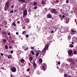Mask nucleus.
I'll list each match as a JSON object with an SVG mask.
<instances>
[{
  "mask_svg": "<svg viewBox=\"0 0 77 77\" xmlns=\"http://www.w3.org/2000/svg\"><path fill=\"white\" fill-rule=\"evenodd\" d=\"M71 36L70 35H69L68 37V40H70V39H71Z\"/></svg>",
  "mask_w": 77,
  "mask_h": 77,
  "instance_id": "nucleus-30",
  "label": "nucleus"
},
{
  "mask_svg": "<svg viewBox=\"0 0 77 77\" xmlns=\"http://www.w3.org/2000/svg\"><path fill=\"white\" fill-rule=\"evenodd\" d=\"M65 67L66 68H68L69 67V65L68 64H66L65 65Z\"/></svg>",
  "mask_w": 77,
  "mask_h": 77,
  "instance_id": "nucleus-36",
  "label": "nucleus"
},
{
  "mask_svg": "<svg viewBox=\"0 0 77 77\" xmlns=\"http://www.w3.org/2000/svg\"><path fill=\"white\" fill-rule=\"evenodd\" d=\"M74 47V45L72 44H70L69 45V47H70V48H73Z\"/></svg>",
  "mask_w": 77,
  "mask_h": 77,
  "instance_id": "nucleus-24",
  "label": "nucleus"
},
{
  "mask_svg": "<svg viewBox=\"0 0 77 77\" xmlns=\"http://www.w3.org/2000/svg\"><path fill=\"white\" fill-rule=\"evenodd\" d=\"M27 33H26V31H24L22 33V35H26V34Z\"/></svg>",
  "mask_w": 77,
  "mask_h": 77,
  "instance_id": "nucleus-25",
  "label": "nucleus"
},
{
  "mask_svg": "<svg viewBox=\"0 0 77 77\" xmlns=\"http://www.w3.org/2000/svg\"><path fill=\"white\" fill-rule=\"evenodd\" d=\"M55 31H54V29H53V30H52L51 31V33H54L55 32Z\"/></svg>",
  "mask_w": 77,
  "mask_h": 77,
  "instance_id": "nucleus-42",
  "label": "nucleus"
},
{
  "mask_svg": "<svg viewBox=\"0 0 77 77\" xmlns=\"http://www.w3.org/2000/svg\"><path fill=\"white\" fill-rule=\"evenodd\" d=\"M12 56L11 55H9L8 56V59H11Z\"/></svg>",
  "mask_w": 77,
  "mask_h": 77,
  "instance_id": "nucleus-35",
  "label": "nucleus"
},
{
  "mask_svg": "<svg viewBox=\"0 0 77 77\" xmlns=\"http://www.w3.org/2000/svg\"><path fill=\"white\" fill-rule=\"evenodd\" d=\"M1 56H3V54L2 53H1Z\"/></svg>",
  "mask_w": 77,
  "mask_h": 77,
  "instance_id": "nucleus-61",
  "label": "nucleus"
},
{
  "mask_svg": "<svg viewBox=\"0 0 77 77\" xmlns=\"http://www.w3.org/2000/svg\"><path fill=\"white\" fill-rule=\"evenodd\" d=\"M26 0H18V1L20 2H23L24 3V2H26Z\"/></svg>",
  "mask_w": 77,
  "mask_h": 77,
  "instance_id": "nucleus-23",
  "label": "nucleus"
},
{
  "mask_svg": "<svg viewBox=\"0 0 77 77\" xmlns=\"http://www.w3.org/2000/svg\"><path fill=\"white\" fill-rule=\"evenodd\" d=\"M31 54H33V55H35V52H37V51L35 49H32L31 51Z\"/></svg>",
  "mask_w": 77,
  "mask_h": 77,
  "instance_id": "nucleus-11",
  "label": "nucleus"
},
{
  "mask_svg": "<svg viewBox=\"0 0 77 77\" xmlns=\"http://www.w3.org/2000/svg\"><path fill=\"white\" fill-rule=\"evenodd\" d=\"M7 35H9V36H10V35H11V32H8V33H7Z\"/></svg>",
  "mask_w": 77,
  "mask_h": 77,
  "instance_id": "nucleus-41",
  "label": "nucleus"
},
{
  "mask_svg": "<svg viewBox=\"0 0 77 77\" xmlns=\"http://www.w3.org/2000/svg\"><path fill=\"white\" fill-rule=\"evenodd\" d=\"M26 38H28V37H29V35L26 34Z\"/></svg>",
  "mask_w": 77,
  "mask_h": 77,
  "instance_id": "nucleus-54",
  "label": "nucleus"
},
{
  "mask_svg": "<svg viewBox=\"0 0 77 77\" xmlns=\"http://www.w3.org/2000/svg\"><path fill=\"white\" fill-rule=\"evenodd\" d=\"M68 54L70 56H72L73 55V53H72V50H71L68 52Z\"/></svg>",
  "mask_w": 77,
  "mask_h": 77,
  "instance_id": "nucleus-9",
  "label": "nucleus"
},
{
  "mask_svg": "<svg viewBox=\"0 0 77 77\" xmlns=\"http://www.w3.org/2000/svg\"><path fill=\"white\" fill-rule=\"evenodd\" d=\"M10 13V14H11V13H14V10H11Z\"/></svg>",
  "mask_w": 77,
  "mask_h": 77,
  "instance_id": "nucleus-40",
  "label": "nucleus"
},
{
  "mask_svg": "<svg viewBox=\"0 0 77 77\" xmlns=\"http://www.w3.org/2000/svg\"><path fill=\"white\" fill-rule=\"evenodd\" d=\"M28 50H29V48L27 46H25L24 48V51H27Z\"/></svg>",
  "mask_w": 77,
  "mask_h": 77,
  "instance_id": "nucleus-19",
  "label": "nucleus"
},
{
  "mask_svg": "<svg viewBox=\"0 0 77 77\" xmlns=\"http://www.w3.org/2000/svg\"><path fill=\"white\" fill-rule=\"evenodd\" d=\"M43 66H42V69L44 71H45L46 70V68H47V65L45 63H43Z\"/></svg>",
  "mask_w": 77,
  "mask_h": 77,
  "instance_id": "nucleus-5",
  "label": "nucleus"
},
{
  "mask_svg": "<svg viewBox=\"0 0 77 77\" xmlns=\"http://www.w3.org/2000/svg\"><path fill=\"white\" fill-rule=\"evenodd\" d=\"M39 53H41V51L39 50H38L37 52L36 53V56H38V55H39Z\"/></svg>",
  "mask_w": 77,
  "mask_h": 77,
  "instance_id": "nucleus-15",
  "label": "nucleus"
},
{
  "mask_svg": "<svg viewBox=\"0 0 77 77\" xmlns=\"http://www.w3.org/2000/svg\"><path fill=\"white\" fill-rule=\"evenodd\" d=\"M77 54V51H76V50L74 51L73 52V54Z\"/></svg>",
  "mask_w": 77,
  "mask_h": 77,
  "instance_id": "nucleus-33",
  "label": "nucleus"
},
{
  "mask_svg": "<svg viewBox=\"0 0 77 77\" xmlns=\"http://www.w3.org/2000/svg\"><path fill=\"white\" fill-rule=\"evenodd\" d=\"M66 3H69V0H67L66 1Z\"/></svg>",
  "mask_w": 77,
  "mask_h": 77,
  "instance_id": "nucleus-52",
  "label": "nucleus"
},
{
  "mask_svg": "<svg viewBox=\"0 0 77 77\" xmlns=\"http://www.w3.org/2000/svg\"><path fill=\"white\" fill-rule=\"evenodd\" d=\"M68 8H69V9H70V5H68Z\"/></svg>",
  "mask_w": 77,
  "mask_h": 77,
  "instance_id": "nucleus-64",
  "label": "nucleus"
},
{
  "mask_svg": "<svg viewBox=\"0 0 77 77\" xmlns=\"http://www.w3.org/2000/svg\"><path fill=\"white\" fill-rule=\"evenodd\" d=\"M1 69H5V68L3 67H1Z\"/></svg>",
  "mask_w": 77,
  "mask_h": 77,
  "instance_id": "nucleus-57",
  "label": "nucleus"
},
{
  "mask_svg": "<svg viewBox=\"0 0 77 77\" xmlns=\"http://www.w3.org/2000/svg\"><path fill=\"white\" fill-rule=\"evenodd\" d=\"M70 13H71V14H72V13H73V11L72 10L70 11Z\"/></svg>",
  "mask_w": 77,
  "mask_h": 77,
  "instance_id": "nucleus-56",
  "label": "nucleus"
},
{
  "mask_svg": "<svg viewBox=\"0 0 77 77\" xmlns=\"http://www.w3.org/2000/svg\"><path fill=\"white\" fill-rule=\"evenodd\" d=\"M2 41L3 42H4V43H5V42H7V41H6V39H3L2 40Z\"/></svg>",
  "mask_w": 77,
  "mask_h": 77,
  "instance_id": "nucleus-32",
  "label": "nucleus"
},
{
  "mask_svg": "<svg viewBox=\"0 0 77 77\" xmlns=\"http://www.w3.org/2000/svg\"><path fill=\"white\" fill-rule=\"evenodd\" d=\"M29 61H30V62H31V61L32 60H33V58L32 57H29Z\"/></svg>",
  "mask_w": 77,
  "mask_h": 77,
  "instance_id": "nucleus-28",
  "label": "nucleus"
},
{
  "mask_svg": "<svg viewBox=\"0 0 77 77\" xmlns=\"http://www.w3.org/2000/svg\"><path fill=\"white\" fill-rule=\"evenodd\" d=\"M65 72L66 74H69V70H68L66 69L65 70Z\"/></svg>",
  "mask_w": 77,
  "mask_h": 77,
  "instance_id": "nucleus-21",
  "label": "nucleus"
},
{
  "mask_svg": "<svg viewBox=\"0 0 77 77\" xmlns=\"http://www.w3.org/2000/svg\"><path fill=\"white\" fill-rule=\"evenodd\" d=\"M23 16H27V11L26 9L23 12Z\"/></svg>",
  "mask_w": 77,
  "mask_h": 77,
  "instance_id": "nucleus-10",
  "label": "nucleus"
},
{
  "mask_svg": "<svg viewBox=\"0 0 77 77\" xmlns=\"http://www.w3.org/2000/svg\"><path fill=\"white\" fill-rule=\"evenodd\" d=\"M25 20L27 23H29V18H25Z\"/></svg>",
  "mask_w": 77,
  "mask_h": 77,
  "instance_id": "nucleus-18",
  "label": "nucleus"
},
{
  "mask_svg": "<svg viewBox=\"0 0 77 77\" xmlns=\"http://www.w3.org/2000/svg\"><path fill=\"white\" fill-rule=\"evenodd\" d=\"M29 69L31 72L33 71V67H32V66H29Z\"/></svg>",
  "mask_w": 77,
  "mask_h": 77,
  "instance_id": "nucleus-17",
  "label": "nucleus"
},
{
  "mask_svg": "<svg viewBox=\"0 0 77 77\" xmlns=\"http://www.w3.org/2000/svg\"><path fill=\"white\" fill-rule=\"evenodd\" d=\"M11 42H12V43H14V39H13L12 40H11Z\"/></svg>",
  "mask_w": 77,
  "mask_h": 77,
  "instance_id": "nucleus-43",
  "label": "nucleus"
},
{
  "mask_svg": "<svg viewBox=\"0 0 77 77\" xmlns=\"http://www.w3.org/2000/svg\"><path fill=\"white\" fill-rule=\"evenodd\" d=\"M9 48L10 49H11V48H12V46H9Z\"/></svg>",
  "mask_w": 77,
  "mask_h": 77,
  "instance_id": "nucleus-60",
  "label": "nucleus"
},
{
  "mask_svg": "<svg viewBox=\"0 0 77 77\" xmlns=\"http://www.w3.org/2000/svg\"><path fill=\"white\" fill-rule=\"evenodd\" d=\"M26 71H28V72H29V71H30V68H28L26 70Z\"/></svg>",
  "mask_w": 77,
  "mask_h": 77,
  "instance_id": "nucleus-44",
  "label": "nucleus"
},
{
  "mask_svg": "<svg viewBox=\"0 0 77 77\" xmlns=\"http://www.w3.org/2000/svg\"><path fill=\"white\" fill-rule=\"evenodd\" d=\"M38 3V1H36L35 2H33V3H32L33 5L34 6H35L37 5V4Z\"/></svg>",
  "mask_w": 77,
  "mask_h": 77,
  "instance_id": "nucleus-14",
  "label": "nucleus"
},
{
  "mask_svg": "<svg viewBox=\"0 0 77 77\" xmlns=\"http://www.w3.org/2000/svg\"><path fill=\"white\" fill-rule=\"evenodd\" d=\"M47 12V8H44V12Z\"/></svg>",
  "mask_w": 77,
  "mask_h": 77,
  "instance_id": "nucleus-27",
  "label": "nucleus"
},
{
  "mask_svg": "<svg viewBox=\"0 0 77 77\" xmlns=\"http://www.w3.org/2000/svg\"><path fill=\"white\" fill-rule=\"evenodd\" d=\"M63 6L64 7V8H65L66 7H67L68 6V5L67 4H64L63 5Z\"/></svg>",
  "mask_w": 77,
  "mask_h": 77,
  "instance_id": "nucleus-34",
  "label": "nucleus"
},
{
  "mask_svg": "<svg viewBox=\"0 0 77 77\" xmlns=\"http://www.w3.org/2000/svg\"><path fill=\"white\" fill-rule=\"evenodd\" d=\"M69 19L68 17L65 18L64 19V21L65 23H66L67 24L69 23Z\"/></svg>",
  "mask_w": 77,
  "mask_h": 77,
  "instance_id": "nucleus-8",
  "label": "nucleus"
},
{
  "mask_svg": "<svg viewBox=\"0 0 77 77\" xmlns=\"http://www.w3.org/2000/svg\"><path fill=\"white\" fill-rule=\"evenodd\" d=\"M11 70L13 72H15L17 71V69L15 67H12L11 68Z\"/></svg>",
  "mask_w": 77,
  "mask_h": 77,
  "instance_id": "nucleus-7",
  "label": "nucleus"
},
{
  "mask_svg": "<svg viewBox=\"0 0 77 77\" xmlns=\"http://www.w3.org/2000/svg\"><path fill=\"white\" fill-rule=\"evenodd\" d=\"M9 39L10 41H11L12 40V38L11 37H9Z\"/></svg>",
  "mask_w": 77,
  "mask_h": 77,
  "instance_id": "nucleus-47",
  "label": "nucleus"
},
{
  "mask_svg": "<svg viewBox=\"0 0 77 77\" xmlns=\"http://www.w3.org/2000/svg\"><path fill=\"white\" fill-rule=\"evenodd\" d=\"M36 63H35V62H34L33 63V67L34 68V69H35V68H36Z\"/></svg>",
  "mask_w": 77,
  "mask_h": 77,
  "instance_id": "nucleus-16",
  "label": "nucleus"
},
{
  "mask_svg": "<svg viewBox=\"0 0 77 77\" xmlns=\"http://www.w3.org/2000/svg\"><path fill=\"white\" fill-rule=\"evenodd\" d=\"M11 77H14V76H13V74H11Z\"/></svg>",
  "mask_w": 77,
  "mask_h": 77,
  "instance_id": "nucleus-63",
  "label": "nucleus"
},
{
  "mask_svg": "<svg viewBox=\"0 0 77 77\" xmlns=\"http://www.w3.org/2000/svg\"><path fill=\"white\" fill-rule=\"evenodd\" d=\"M51 13H53V14H54L55 15H56V16H59L60 17V15L59 16V15L60 13H59V12L58 11H57V10L56 9L53 8L51 9Z\"/></svg>",
  "mask_w": 77,
  "mask_h": 77,
  "instance_id": "nucleus-1",
  "label": "nucleus"
},
{
  "mask_svg": "<svg viewBox=\"0 0 77 77\" xmlns=\"http://www.w3.org/2000/svg\"><path fill=\"white\" fill-rule=\"evenodd\" d=\"M64 76L65 77H68V75H67V74H64Z\"/></svg>",
  "mask_w": 77,
  "mask_h": 77,
  "instance_id": "nucleus-38",
  "label": "nucleus"
},
{
  "mask_svg": "<svg viewBox=\"0 0 77 77\" xmlns=\"http://www.w3.org/2000/svg\"><path fill=\"white\" fill-rule=\"evenodd\" d=\"M60 71H63V69H62L61 68H60Z\"/></svg>",
  "mask_w": 77,
  "mask_h": 77,
  "instance_id": "nucleus-51",
  "label": "nucleus"
},
{
  "mask_svg": "<svg viewBox=\"0 0 77 77\" xmlns=\"http://www.w3.org/2000/svg\"><path fill=\"white\" fill-rule=\"evenodd\" d=\"M38 7H34V9H37Z\"/></svg>",
  "mask_w": 77,
  "mask_h": 77,
  "instance_id": "nucleus-53",
  "label": "nucleus"
},
{
  "mask_svg": "<svg viewBox=\"0 0 77 77\" xmlns=\"http://www.w3.org/2000/svg\"><path fill=\"white\" fill-rule=\"evenodd\" d=\"M42 5H45V2H44V0H42Z\"/></svg>",
  "mask_w": 77,
  "mask_h": 77,
  "instance_id": "nucleus-29",
  "label": "nucleus"
},
{
  "mask_svg": "<svg viewBox=\"0 0 77 77\" xmlns=\"http://www.w3.org/2000/svg\"><path fill=\"white\" fill-rule=\"evenodd\" d=\"M49 47V44H47V45L45 46V47L42 51V56H44V54H45V53H46L47 50V48H48Z\"/></svg>",
  "mask_w": 77,
  "mask_h": 77,
  "instance_id": "nucleus-2",
  "label": "nucleus"
},
{
  "mask_svg": "<svg viewBox=\"0 0 77 77\" xmlns=\"http://www.w3.org/2000/svg\"><path fill=\"white\" fill-rule=\"evenodd\" d=\"M60 31L61 32V33H64L65 32V29H61Z\"/></svg>",
  "mask_w": 77,
  "mask_h": 77,
  "instance_id": "nucleus-20",
  "label": "nucleus"
},
{
  "mask_svg": "<svg viewBox=\"0 0 77 77\" xmlns=\"http://www.w3.org/2000/svg\"><path fill=\"white\" fill-rule=\"evenodd\" d=\"M71 63L70 64V65L72 66V65H74V61H72Z\"/></svg>",
  "mask_w": 77,
  "mask_h": 77,
  "instance_id": "nucleus-26",
  "label": "nucleus"
},
{
  "mask_svg": "<svg viewBox=\"0 0 77 77\" xmlns=\"http://www.w3.org/2000/svg\"><path fill=\"white\" fill-rule=\"evenodd\" d=\"M47 17V18H52V15L50 13H49L48 14Z\"/></svg>",
  "mask_w": 77,
  "mask_h": 77,
  "instance_id": "nucleus-13",
  "label": "nucleus"
},
{
  "mask_svg": "<svg viewBox=\"0 0 77 77\" xmlns=\"http://www.w3.org/2000/svg\"><path fill=\"white\" fill-rule=\"evenodd\" d=\"M5 49H6V50H7V49H8V46H7V45H5Z\"/></svg>",
  "mask_w": 77,
  "mask_h": 77,
  "instance_id": "nucleus-37",
  "label": "nucleus"
},
{
  "mask_svg": "<svg viewBox=\"0 0 77 77\" xmlns=\"http://www.w3.org/2000/svg\"><path fill=\"white\" fill-rule=\"evenodd\" d=\"M14 5H13L12 6H11V8H14Z\"/></svg>",
  "mask_w": 77,
  "mask_h": 77,
  "instance_id": "nucleus-50",
  "label": "nucleus"
},
{
  "mask_svg": "<svg viewBox=\"0 0 77 77\" xmlns=\"http://www.w3.org/2000/svg\"><path fill=\"white\" fill-rule=\"evenodd\" d=\"M53 38H52V37L51 36H50L49 37H48L47 38V39L48 40H51V39H52Z\"/></svg>",
  "mask_w": 77,
  "mask_h": 77,
  "instance_id": "nucleus-22",
  "label": "nucleus"
},
{
  "mask_svg": "<svg viewBox=\"0 0 77 77\" xmlns=\"http://www.w3.org/2000/svg\"><path fill=\"white\" fill-rule=\"evenodd\" d=\"M72 32V35H75L77 34V31L74 29H72L71 30Z\"/></svg>",
  "mask_w": 77,
  "mask_h": 77,
  "instance_id": "nucleus-6",
  "label": "nucleus"
},
{
  "mask_svg": "<svg viewBox=\"0 0 77 77\" xmlns=\"http://www.w3.org/2000/svg\"><path fill=\"white\" fill-rule=\"evenodd\" d=\"M3 34H4V35H6V32H3Z\"/></svg>",
  "mask_w": 77,
  "mask_h": 77,
  "instance_id": "nucleus-45",
  "label": "nucleus"
},
{
  "mask_svg": "<svg viewBox=\"0 0 77 77\" xmlns=\"http://www.w3.org/2000/svg\"><path fill=\"white\" fill-rule=\"evenodd\" d=\"M23 29H26V27L25 26H24L23 27Z\"/></svg>",
  "mask_w": 77,
  "mask_h": 77,
  "instance_id": "nucleus-48",
  "label": "nucleus"
},
{
  "mask_svg": "<svg viewBox=\"0 0 77 77\" xmlns=\"http://www.w3.org/2000/svg\"><path fill=\"white\" fill-rule=\"evenodd\" d=\"M60 17L61 18V20L62 21V20H63V18H62L61 16H60Z\"/></svg>",
  "mask_w": 77,
  "mask_h": 77,
  "instance_id": "nucleus-55",
  "label": "nucleus"
},
{
  "mask_svg": "<svg viewBox=\"0 0 77 77\" xmlns=\"http://www.w3.org/2000/svg\"><path fill=\"white\" fill-rule=\"evenodd\" d=\"M56 2H57V3H59V0H56L55 1Z\"/></svg>",
  "mask_w": 77,
  "mask_h": 77,
  "instance_id": "nucleus-46",
  "label": "nucleus"
},
{
  "mask_svg": "<svg viewBox=\"0 0 77 77\" xmlns=\"http://www.w3.org/2000/svg\"><path fill=\"white\" fill-rule=\"evenodd\" d=\"M26 61L24 59H22L19 61V64L20 66H24L26 65Z\"/></svg>",
  "mask_w": 77,
  "mask_h": 77,
  "instance_id": "nucleus-3",
  "label": "nucleus"
},
{
  "mask_svg": "<svg viewBox=\"0 0 77 77\" xmlns=\"http://www.w3.org/2000/svg\"><path fill=\"white\" fill-rule=\"evenodd\" d=\"M12 24L13 25V26H16V24H15V22H13L12 23Z\"/></svg>",
  "mask_w": 77,
  "mask_h": 77,
  "instance_id": "nucleus-39",
  "label": "nucleus"
},
{
  "mask_svg": "<svg viewBox=\"0 0 77 77\" xmlns=\"http://www.w3.org/2000/svg\"><path fill=\"white\" fill-rule=\"evenodd\" d=\"M62 14H63V15H64V14H65V12H63V11L62 12Z\"/></svg>",
  "mask_w": 77,
  "mask_h": 77,
  "instance_id": "nucleus-59",
  "label": "nucleus"
},
{
  "mask_svg": "<svg viewBox=\"0 0 77 77\" xmlns=\"http://www.w3.org/2000/svg\"><path fill=\"white\" fill-rule=\"evenodd\" d=\"M10 53L12 54L13 53V51H10Z\"/></svg>",
  "mask_w": 77,
  "mask_h": 77,
  "instance_id": "nucleus-62",
  "label": "nucleus"
},
{
  "mask_svg": "<svg viewBox=\"0 0 77 77\" xmlns=\"http://www.w3.org/2000/svg\"><path fill=\"white\" fill-rule=\"evenodd\" d=\"M67 61H68V62H72V61H73L72 60V59L71 58H67Z\"/></svg>",
  "mask_w": 77,
  "mask_h": 77,
  "instance_id": "nucleus-12",
  "label": "nucleus"
},
{
  "mask_svg": "<svg viewBox=\"0 0 77 77\" xmlns=\"http://www.w3.org/2000/svg\"><path fill=\"white\" fill-rule=\"evenodd\" d=\"M34 48H35L33 47H31V49H34Z\"/></svg>",
  "mask_w": 77,
  "mask_h": 77,
  "instance_id": "nucleus-58",
  "label": "nucleus"
},
{
  "mask_svg": "<svg viewBox=\"0 0 77 77\" xmlns=\"http://www.w3.org/2000/svg\"><path fill=\"white\" fill-rule=\"evenodd\" d=\"M39 61L40 63H41L42 62V60L41 58H40L39 60Z\"/></svg>",
  "mask_w": 77,
  "mask_h": 77,
  "instance_id": "nucleus-31",
  "label": "nucleus"
},
{
  "mask_svg": "<svg viewBox=\"0 0 77 77\" xmlns=\"http://www.w3.org/2000/svg\"><path fill=\"white\" fill-rule=\"evenodd\" d=\"M9 2H6L5 3V7H4V10L5 11H8V8H9L10 7V6H9Z\"/></svg>",
  "mask_w": 77,
  "mask_h": 77,
  "instance_id": "nucleus-4",
  "label": "nucleus"
},
{
  "mask_svg": "<svg viewBox=\"0 0 77 77\" xmlns=\"http://www.w3.org/2000/svg\"><path fill=\"white\" fill-rule=\"evenodd\" d=\"M65 15H63L62 16L63 18H65Z\"/></svg>",
  "mask_w": 77,
  "mask_h": 77,
  "instance_id": "nucleus-49",
  "label": "nucleus"
}]
</instances>
